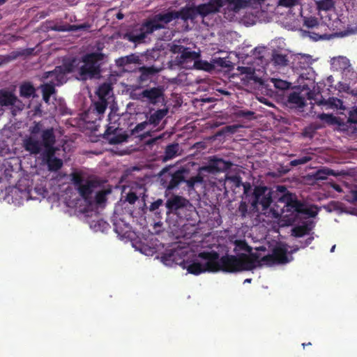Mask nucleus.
<instances>
[{"instance_id":"f257e3e1","label":"nucleus","mask_w":357,"mask_h":357,"mask_svg":"<svg viewBox=\"0 0 357 357\" xmlns=\"http://www.w3.org/2000/svg\"><path fill=\"white\" fill-rule=\"evenodd\" d=\"M259 255L250 253V255L241 253L238 255L226 254L220 257L217 252V259L212 261V273L219 271L225 273H238L244 271H252L257 267Z\"/></svg>"},{"instance_id":"f03ea898","label":"nucleus","mask_w":357,"mask_h":357,"mask_svg":"<svg viewBox=\"0 0 357 357\" xmlns=\"http://www.w3.org/2000/svg\"><path fill=\"white\" fill-rule=\"evenodd\" d=\"M177 256L178 252L172 250L162 256V261L165 265L168 266H171L173 263L181 264L183 268L187 269L189 273L197 275L205 272H212L213 266H211L210 264H212L213 260L217 259V252L214 250L201 252L198 254V257L206 261L204 264H202L199 261H193L187 266H185L184 260L177 261Z\"/></svg>"},{"instance_id":"7ed1b4c3","label":"nucleus","mask_w":357,"mask_h":357,"mask_svg":"<svg viewBox=\"0 0 357 357\" xmlns=\"http://www.w3.org/2000/svg\"><path fill=\"white\" fill-rule=\"evenodd\" d=\"M225 6H227L229 10L238 11L242 7V1L241 0H211L206 3H202L193 8L185 7V10H190L192 17H189V20H194L197 15L204 17L208 15L215 14Z\"/></svg>"},{"instance_id":"20e7f679","label":"nucleus","mask_w":357,"mask_h":357,"mask_svg":"<svg viewBox=\"0 0 357 357\" xmlns=\"http://www.w3.org/2000/svg\"><path fill=\"white\" fill-rule=\"evenodd\" d=\"M44 146L40 154L43 164L47 166L50 172H56L63 166V160L55 156L57 149L55 147L56 136L47 131L43 135Z\"/></svg>"},{"instance_id":"39448f33","label":"nucleus","mask_w":357,"mask_h":357,"mask_svg":"<svg viewBox=\"0 0 357 357\" xmlns=\"http://www.w3.org/2000/svg\"><path fill=\"white\" fill-rule=\"evenodd\" d=\"M192 17L190 10H185V8L180 10H172L165 13L155 15L152 19L144 23V27L146 28V32L153 33L156 30L165 28V25L176 19L187 21Z\"/></svg>"},{"instance_id":"423d86ee","label":"nucleus","mask_w":357,"mask_h":357,"mask_svg":"<svg viewBox=\"0 0 357 357\" xmlns=\"http://www.w3.org/2000/svg\"><path fill=\"white\" fill-rule=\"evenodd\" d=\"M42 125L40 123H34V125L30 128V135L23 139V147L24 150L31 155H37L43 149V135L47 131L52 132L55 135L53 128H48L44 130L41 129Z\"/></svg>"},{"instance_id":"0eeeda50","label":"nucleus","mask_w":357,"mask_h":357,"mask_svg":"<svg viewBox=\"0 0 357 357\" xmlns=\"http://www.w3.org/2000/svg\"><path fill=\"white\" fill-rule=\"evenodd\" d=\"M106 56L100 52L87 53L82 57L83 65L79 68L80 76L90 78L99 77L101 66L105 63Z\"/></svg>"},{"instance_id":"6e6552de","label":"nucleus","mask_w":357,"mask_h":357,"mask_svg":"<svg viewBox=\"0 0 357 357\" xmlns=\"http://www.w3.org/2000/svg\"><path fill=\"white\" fill-rule=\"evenodd\" d=\"M273 202V191L265 185L255 186L251 193L248 202L250 204V211L259 212V206H261L262 211H266Z\"/></svg>"},{"instance_id":"1a4fd4ad","label":"nucleus","mask_w":357,"mask_h":357,"mask_svg":"<svg viewBox=\"0 0 357 357\" xmlns=\"http://www.w3.org/2000/svg\"><path fill=\"white\" fill-rule=\"evenodd\" d=\"M278 199V202L284 204L287 211L306 215L312 218L315 217L317 214V211L313 209L312 206H308L304 202L298 200L296 195L294 193H286L285 195H280Z\"/></svg>"},{"instance_id":"9d476101","label":"nucleus","mask_w":357,"mask_h":357,"mask_svg":"<svg viewBox=\"0 0 357 357\" xmlns=\"http://www.w3.org/2000/svg\"><path fill=\"white\" fill-rule=\"evenodd\" d=\"M185 173L184 169L176 170L174 173L164 172L160 176V185L168 191L176 189L181 183L185 182Z\"/></svg>"},{"instance_id":"9b49d317","label":"nucleus","mask_w":357,"mask_h":357,"mask_svg":"<svg viewBox=\"0 0 357 357\" xmlns=\"http://www.w3.org/2000/svg\"><path fill=\"white\" fill-rule=\"evenodd\" d=\"M128 136L123 129L120 128V123L117 121L109 122L103 134V138L110 144H119L126 142Z\"/></svg>"},{"instance_id":"f8f14e48","label":"nucleus","mask_w":357,"mask_h":357,"mask_svg":"<svg viewBox=\"0 0 357 357\" xmlns=\"http://www.w3.org/2000/svg\"><path fill=\"white\" fill-rule=\"evenodd\" d=\"M287 250L284 245L278 246L273 248L272 254L264 256L260 259L257 266H261V264L266 265L282 264L289 261L287 257Z\"/></svg>"},{"instance_id":"ddd939ff","label":"nucleus","mask_w":357,"mask_h":357,"mask_svg":"<svg viewBox=\"0 0 357 357\" xmlns=\"http://www.w3.org/2000/svg\"><path fill=\"white\" fill-rule=\"evenodd\" d=\"M303 26H306L309 30H303V35L308 36L314 41L324 38L323 35L319 31L322 25L320 24L318 19L315 17H310L304 18Z\"/></svg>"},{"instance_id":"4468645a","label":"nucleus","mask_w":357,"mask_h":357,"mask_svg":"<svg viewBox=\"0 0 357 357\" xmlns=\"http://www.w3.org/2000/svg\"><path fill=\"white\" fill-rule=\"evenodd\" d=\"M232 165L233 164L230 161L213 157L210 159L207 165L202 167V169L208 173L215 174L225 172L229 169Z\"/></svg>"},{"instance_id":"2eb2a0df","label":"nucleus","mask_w":357,"mask_h":357,"mask_svg":"<svg viewBox=\"0 0 357 357\" xmlns=\"http://www.w3.org/2000/svg\"><path fill=\"white\" fill-rule=\"evenodd\" d=\"M176 216L181 221L185 220L188 222L189 225L195 226L198 213L195 207L188 200Z\"/></svg>"},{"instance_id":"dca6fc26","label":"nucleus","mask_w":357,"mask_h":357,"mask_svg":"<svg viewBox=\"0 0 357 357\" xmlns=\"http://www.w3.org/2000/svg\"><path fill=\"white\" fill-rule=\"evenodd\" d=\"M0 105L1 106H12L13 111H21L24 108V104L13 93L1 91H0Z\"/></svg>"},{"instance_id":"f3484780","label":"nucleus","mask_w":357,"mask_h":357,"mask_svg":"<svg viewBox=\"0 0 357 357\" xmlns=\"http://www.w3.org/2000/svg\"><path fill=\"white\" fill-rule=\"evenodd\" d=\"M144 102L151 105L158 104L164 97V89L161 86L143 90Z\"/></svg>"},{"instance_id":"a211bd4d","label":"nucleus","mask_w":357,"mask_h":357,"mask_svg":"<svg viewBox=\"0 0 357 357\" xmlns=\"http://www.w3.org/2000/svg\"><path fill=\"white\" fill-rule=\"evenodd\" d=\"M188 199L179 195H174L171 198L168 199L165 203V206L167 209L168 213H173L177 215L182 207Z\"/></svg>"},{"instance_id":"6ab92c4d","label":"nucleus","mask_w":357,"mask_h":357,"mask_svg":"<svg viewBox=\"0 0 357 357\" xmlns=\"http://www.w3.org/2000/svg\"><path fill=\"white\" fill-rule=\"evenodd\" d=\"M66 74L60 66H56L53 70L45 72L43 74V78H52L51 80L54 81L55 85L61 86L66 82Z\"/></svg>"},{"instance_id":"aec40b11","label":"nucleus","mask_w":357,"mask_h":357,"mask_svg":"<svg viewBox=\"0 0 357 357\" xmlns=\"http://www.w3.org/2000/svg\"><path fill=\"white\" fill-rule=\"evenodd\" d=\"M149 33L146 32V28H144L143 24L139 30H135L125 33L123 38L135 44H140L144 42Z\"/></svg>"},{"instance_id":"412c9836","label":"nucleus","mask_w":357,"mask_h":357,"mask_svg":"<svg viewBox=\"0 0 357 357\" xmlns=\"http://www.w3.org/2000/svg\"><path fill=\"white\" fill-rule=\"evenodd\" d=\"M339 175L340 174L337 173L333 169L323 167L316 172H312L311 174H309L308 176L314 181H320L327 179L328 176H337Z\"/></svg>"},{"instance_id":"4be33fe9","label":"nucleus","mask_w":357,"mask_h":357,"mask_svg":"<svg viewBox=\"0 0 357 357\" xmlns=\"http://www.w3.org/2000/svg\"><path fill=\"white\" fill-rule=\"evenodd\" d=\"M287 102L290 107L296 108H303L305 106V99L300 93L292 92L287 98Z\"/></svg>"},{"instance_id":"5701e85b","label":"nucleus","mask_w":357,"mask_h":357,"mask_svg":"<svg viewBox=\"0 0 357 357\" xmlns=\"http://www.w3.org/2000/svg\"><path fill=\"white\" fill-rule=\"evenodd\" d=\"M96 187V181L88 180L85 183L81 185L78 188L79 195L85 200L88 199Z\"/></svg>"},{"instance_id":"b1692460","label":"nucleus","mask_w":357,"mask_h":357,"mask_svg":"<svg viewBox=\"0 0 357 357\" xmlns=\"http://www.w3.org/2000/svg\"><path fill=\"white\" fill-rule=\"evenodd\" d=\"M56 85H55V82L53 80H50L49 82L40 85L43 99L45 102L48 103L51 96L56 93Z\"/></svg>"},{"instance_id":"393cba45","label":"nucleus","mask_w":357,"mask_h":357,"mask_svg":"<svg viewBox=\"0 0 357 357\" xmlns=\"http://www.w3.org/2000/svg\"><path fill=\"white\" fill-rule=\"evenodd\" d=\"M199 57V52L191 51L189 47H187L184 52H182V54L180 55L178 60L181 64L183 65L192 61L195 63V61H197Z\"/></svg>"},{"instance_id":"a878e982","label":"nucleus","mask_w":357,"mask_h":357,"mask_svg":"<svg viewBox=\"0 0 357 357\" xmlns=\"http://www.w3.org/2000/svg\"><path fill=\"white\" fill-rule=\"evenodd\" d=\"M167 113L168 109L167 108L157 109L153 114H150L148 119L149 124L153 125L155 127L158 126Z\"/></svg>"},{"instance_id":"bb28decb","label":"nucleus","mask_w":357,"mask_h":357,"mask_svg":"<svg viewBox=\"0 0 357 357\" xmlns=\"http://www.w3.org/2000/svg\"><path fill=\"white\" fill-rule=\"evenodd\" d=\"M36 89L33 84L30 82H24L20 86V96L26 98L34 97Z\"/></svg>"},{"instance_id":"cd10ccee","label":"nucleus","mask_w":357,"mask_h":357,"mask_svg":"<svg viewBox=\"0 0 357 357\" xmlns=\"http://www.w3.org/2000/svg\"><path fill=\"white\" fill-rule=\"evenodd\" d=\"M116 63L119 67H124L128 64L140 63L139 56L131 54L126 56L121 57L116 61Z\"/></svg>"},{"instance_id":"c85d7f7f","label":"nucleus","mask_w":357,"mask_h":357,"mask_svg":"<svg viewBox=\"0 0 357 357\" xmlns=\"http://www.w3.org/2000/svg\"><path fill=\"white\" fill-rule=\"evenodd\" d=\"M112 91V87L111 84L109 83H103L99 86L96 93L99 99L108 100Z\"/></svg>"},{"instance_id":"c756f323","label":"nucleus","mask_w":357,"mask_h":357,"mask_svg":"<svg viewBox=\"0 0 357 357\" xmlns=\"http://www.w3.org/2000/svg\"><path fill=\"white\" fill-rule=\"evenodd\" d=\"M179 146L178 144H171L166 146L165 150L164 160L167 161L175 158L178 151Z\"/></svg>"},{"instance_id":"7c9ffc66","label":"nucleus","mask_w":357,"mask_h":357,"mask_svg":"<svg viewBox=\"0 0 357 357\" xmlns=\"http://www.w3.org/2000/svg\"><path fill=\"white\" fill-rule=\"evenodd\" d=\"M272 61L275 66H286L288 65L289 60L287 55L274 52L272 56Z\"/></svg>"},{"instance_id":"2f4dec72","label":"nucleus","mask_w":357,"mask_h":357,"mask_svg":"<svg viewBox=\"0 0 357 357\" xmlns=\"http://www.w3.org/2000/svg\"><path fill=\"white\" fill-rule=\"evenodd\" d=\"M193 66L195 67V68L197 70H203L207 72L212 71L213 70H214L215 68L214 65H213L212 63H208L206 61H202L199 59L195 61Z\"/></svg>"},{"instance_id":"473e14b6","label":"nucleus","mask_w":357,"mask_h":357,"mask_svg":"<svg viewBox=\"0 0 357 357\" xmlns=\"http://www.w3.org/2000/svg\"><path fill=\"white\" fill-rule=\"evenodd\" d=\"M108 100L99 99L94 102V108L93 111H95L97 114L101 115L103 114L107 107Z\"/></svg>"},{"instance_id":"72a5a7b5","label":"nucleus","mask_w":357,"mask_h":357,"mask_svg":"<svg viewBox=\"0 0 357 357\" xmlns=\"http://www.w3.org/2000/svg\"><path fill=\"white\" fill-rule=\"evenodd\" d=\"M235 248L234 251H245L249 253L252 252V248L247 243L245 240H236L234 241Z\"/></svg>"},{"instance_id":"f704fd0d","label":"nucleus","mask_w":357,"mask_h":357,"mask_svg":"<svg viewBox=\"0 0 357 357\" xmlns=\"http://www.w3.org/2000/svg\"><path fill=\"white\" fill-rule=\"evenodd\" d=\"M312 160V153H307L305 155L298 157L296 159L290 161L289 165L291 167H296L300 165H304Z\"/></svg>"},{"instance_id":"c9c22d12","label":"nucleus","mask_w":357,"mask_h":357,"mask_svg":"<svg viewBox=\"0 0 357 357\" xmlns=\"http://www.w3.org/2000/svg\"><path fill=\"white\" fill-rule=\"evenodd\" d=\"M316 4L319 10L328 11L334 7L333 0H319L316 2Z\"/></svg>"},{"instance_id":"e433bc0d","label":"nucleus","mask_w":357,"mask_h":357,"mask_svg":"<svg viewBox=\"0 0 357 357\" xmlns=\"http://www.w3.org/2000/svg\"><path fill=\"white\" fill-rule=\"evenodd\" d=\"M310 229L307 225H300L295 227L292 229V234L296 237H302L305 234H307Z\"/></svg>"},{"instance_id":"4c0bfd02","label":"nucleus","mask_w":357,"mask_h":357,"mask_svg":"<svg viewBox=\"0 0 357 357\" xmlns=\"http://www.w3.org/2000/svg\"><path fill=\"white\" fill-rule=\"evenodd\" d=\"M76 61L75 59H72L68 61H66L63 63V65L59 66L62 70L66 72L67 74L74 72L75 68L76 67Z\"/></svg>"},{"instance_id":"58836bf2","label":"nucleus","mask_w":357,"mask_h":357,"mask_svg":"<svg viewBox=\"0 0 357 357\" xmlns=\"http://www.w3.org/2000/svg\"><path fill=\"white\" fill-rule=\"evenodd\" d=\"M185 182L189 189H192L196 183H201L203 182V178L199 174H197L195 176L190 177L188 180L185 179Z\"/></svg>"},{"instance_id":"ea45409f","label":"nucleus","mask_w":357,"mask_h":357,"mask_svg":"<svg viewBox=\"0 0 357 357\" xmlns=\"http://www.w3.org/2000/svg\"><path fill=\"white\" fill-rule=\"evenodd\" d=\"M272 82L273 83V85L276 89L280 90L287 89L289 88L290 86L289 82L280 79H272Z\"/></svg>"},{"instance_id":"a19ab883","label":"nucleus","mask_w":357,"mask_h":357,"mask_svg":"<svg viewBox=\"0 0 357 357\" xmlns=\"http://www.w3.org/2000/svg\"><path fill=\"white\" fill-rule=\"evenodd\" d=\"M71 181L76 186L77 189L83 184V177L79 172H73L71 174Z\"/></svg>"},{"instance_id":"79ce46f5","label":"nucleus","mask_w":357,"mask_h":357,"mask_svg":"<svg viewBox=\"0 0 357 357\" xmlns=\"http://www.w3.org/2000/svg\"><path fill=\"white\" fill-rule=\"evenodd\" d=\"M91 27V24L89 22H84L82 24H71V31H79V30H88Z\"/></svg>"},{"instance_id":"37998d69","label":"nucleus","mask_w":357,"mask_h":357,"mask_svg":"<svg viewBox=\"0 0 357 357\" xmlns=\"http://www.w3.org/2000/svg\"><path fill=\"white\" fill-rule=\"evenodd\" d=\"M149 124V121H145L142 123H138L132 130V134H139L140 132L144 130L147 126V125Z\"/></svg>"},{"instance_id":"c03bdc74","label":"nucleus","mask_w":357,"mask_h":357,"mask_svg":"<svg viewBox=\"0 0 357 357\" xmlns=\"http://www.w3.org/2000/svg\"><path fill=\"white\" fill-rule=\"evenodd\" d=\"M130 96L132 100L144 102L143 90L142 91H138L137 89H133L130 92Z\"/></svg>"},{"instance_id":"a18cd8bd","label":"nucleus","mask_w":357,"mask_h":357,"mask_svg":"<svg viewBox=\"0 0 357 357\" xmlns=\"http://www.w3.org/2000/svg\"><path fill=\"white\" fill-rule=\"evenodd\" d=\"M139 71L144 72V74H147L148 75L150 76V75H155L159 70L155 66H149V67L142 66V67L139 68Z\"/></svg>"},{"instance_id":"49530a36","label":"nucleus","mask_w":357,"mask_h":357,"mask_svg":"<svg viewBox=\"0 0 357 357\" xmlns=\"http://www.w3.org/2000/svg\"><path fill=\"white\" fill-rule=\"evenodd\" d=\"M348 122L357 124V107H353L350 110L348 116Z\"/></svg>"},{"instance_id":"de8ad7c7","label":"nucleus","mask_w":357,"mask_h":357,"mask_svg":"<svg viewBox=\"0 0 357 357\" xmlns=\"http://www.w3.org/2000/svg\"><path fill=\"white\" fill-rule=\"evenodd\" d=\"M238 212L240 213L241 217L245 218L248 214V204L245 202L241 201L240 202L238 208Z\"/></svg>"},{"instance_id":"09e8293b","label":"nucleus","mask_w":357,"mask_h":357,"mask_svg":"<svg viewBox=\"0 0 357 357\" xmlns=\"http://www.w3.org/2000/svg\"><path fill=\"white\" fill-rule=\"evenodd\" d=\"M298 2V0H279L278 5L289 8L296 5Z\"/></svg>"},{"instance_id":"8fccbe9b","label":"nucleus","mask_w":357,"mask_h":357,"mask_svg":"<svg viewBox=\"0 0 357 357\" xmlns=\"http://www.w3.org/2000/svg\"><path fill=\"white\" fill-rule=\"evenodd\" d=\"M228 180L231 181L236 188L241 187L243 183L241 177L237 175L228 177Z\"/></svg>"},{"instance_id":"3c124183","label":"nucleus","mask_w":357,"mask_h":357,"mask_svg":"<svg viewBox=\"0 0 357 357\" xmlns=\"http://www.w3.org/2000/svg\"><path fill=\"white\" fill-rule=\"evenodd\" d=\"M71 24L54 25L52 29L56 31H71Z\"/></svg>"},{"instance_id":"603ef678","label":"nucleus","mask_w":357,"mask_h":357,"mask_svg":"<svg viewBox=\"0 0 357 357\" xmlns=\"http://www.w3.org/2000/svg\"><path fill=\"white\" fill-rule=\"evenodd\" d=\"M255 112L252 111H244V110H239L237 113L238 116L239 117H243L247 119H251L252 117L254 116Z\"/></svg>"},{"instance_id":"864d4df0","label":"nucleus","mask_w":357,"mask_h":357,"mask_svg":"<svg viewBox=\"0 0 357 357\" xmlns=\"http://www.w3.org/2000/svg\"><path fill=\"white\" fill-rule=\"evenodd\" d=\"M34 51L33 48H29L23 50L21 52H14L15 55L13 56V59L20 56H28L31 55Z\"/></svg>"},{"instance_id":"5fc2aeb1","label":"nucleus","mask_w":357,"mask_h":357,"mask_svg":"<svg viewBox=\"0 0 357 357\" xmlns=\"http://www.w3.org/2000/svg\"><path fill=\"white\" fill-rule=\"evenodd\" d=\"M241 186L243 188V194L245 196V197L248 199L250 198V195L249 192L251 190V185L248 182L242 183Z\"/></svg>"},{"instance_id":"6e6d98bb","label":"nucleus","mask_w":357,"mask_h":357,"mask_svg":"<svg viewBox=\"0 0 357 357\" xmlns=\"http://www.w3.org/2000/svg\"><path fill=\"white\" fill-rule=\"evenodd\" d=\"M163 204V201L161 199H158L156 201L152 202L149 206V210L151 211H155L158 209L160 206Z\"/></svg>"},{"instance_id":"4d7b16f0","label":"nucleus","mask_w":357,"mask_h":357,"mask_svg":"<svg viewBox=\"0 0 357 357\" xmlns=\"http://www.w3.org/2000/svg\"><path fill=\"white\" fill-rule=\"evenodd\" d=\"M138 197L135 192H130L127 195L126 200L129 204H133L137 200Z\"/></svg>"},{"instance_id":"13d9d810","label":"nucleus","mask_w":357,"mask_h":357,"mask_svg":"<svg viewBox=\"0 0 357 357\" xmlns=\"http://www.w3.org/2000/svg\"><path fill=\"white\" fill-rule=\"evenodd\" d=\"M187 49V47L183 46V45H175L172 47V51L174 53V54H182V52H184V51Z\"/></svg>"},{"instance_id":"bf43d9fd","label":"nucleus","mask_w":357,"mask_h":357,"mask_svg":"<svg viewBox=\"0 0 357 357\" xmlns=\"http://www.w3.org/2000/svg\"><path fill=\"white\" fill-rule=\"evenodd\" d=\"M105 194L103 192H98L96 195V201L98 204H101L105 201Z\"/></svg>"},{"instance_id":"052dcab7","label":"nucleus","mask_w":357,"mask_h":357,"mask_svg":"<svg viewBox=\"0 0 357 357\" xmlns=\"http://www.w3.org/2000/svg\"><path fill=\"white\" fill-rule=\"evenodd\" d=\"M276 191L277 192L281 193V195L290 192L289 191L287 190V188L284 185H277Z\"/></svg>"},{"instance_id":"680f3d73","label":"nucleus","mask_w":357,"mask_h":357,"mask_svg":"<svg viewBox=\"0 0 357 357\" xmlns=\"http://www.w3.org/2000/svg\"><path fill=\"white\" fill-rule=\"evenodd\" d=\"M141 73V75L139 76V80L143 82V81H146L148 77H149V75H148L147 74H144V72H140Z\"/></svg>"},{"instance_id":"e2e57ef3","label":"nucleus","mask_w":357,"mask_h":357,"mask_svg":"<svg viewBox=\"0 0 357 357\" xmlns=\"http://www.w3.org/2000/svg\"><path fill=\"white\" fill-rule=\"evenodd\" d=\"M314 238L313 237H309L307 238L305 241V243L303 245H302V248H305L306 246L309 245L312 241H313Z\"/></svg>"},{"instance_id":"0e129e2a","label":"nucleus","mask_w":357,"mask_h":357,"mask_svg":"<svg viewBox=\"0 0 357 357\" xmlns=\"http://www.w3.org/2000/svg\"><path fill=\"white\" fill-rule=\"evenodd\" d=\"M351 193L352 195V200L354 202H357V190H351Z\"/></svg>"},{"instance_id":"69168bd1","label":"nucleus","mask_w":357,"mask_h":357,"mask_svg":"<svg viewBox=\"0 0 357 357\" xmlns=\"http://www.w3.org/2000/svg\"><path fill=\"white\" fill-rule=\"evenodd\" d=\"M333 188L336 190L337 192H342V188L340 187V185H339L338 184H333Z\"/></svg>"},{"instance_id":"338daca9","label":"nucleus","mask_w":357,"mask_h":357,"mask_svg":"<svg viewBox=\"0 0 357 357\" xmlns=\"http://www.w3.org/2000/svg\"><path fill=\"white\" fill-rule=\"evenodd\" d=\"M116 17L118 19V20H122L123 19L124 17V15L121 13V12H119L117 13V14L116 15Z\"/></svg>"},{"instance_id":"774afa93","label":"nucleus","mask_w":357,"mask_h":357,"mask_svg":"<svg viewBox=\"0 0 357 357\" xmlns=\"http://www.w3.org/2000/svg\"><path fill=\"white\" fill-rule=\"evenodd\" d=\"M219 91H220L222 94H224V95H227V96H228V95H229V94H230V93H229V91H225V90H223V89L220 90Z\"/></svg>"}]
</instances>
